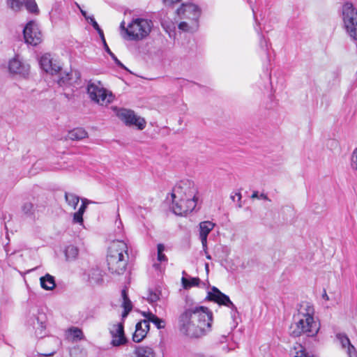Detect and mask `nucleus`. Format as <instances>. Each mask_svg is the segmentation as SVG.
I'll use <instances>...</instances> for the list:
<instances>
[{"label":"nucleus","mask_w":357,"mask_h":357,"mask_svg":"<svg viewBox=\"0 0 357 357\" xmlns=\"http://www.w3.org/2000/svg\"><path fill=\"white\" fill-rule=\"evenodd\" d=\"M87 92L93 101L101 105H107L113 100L112 93L106 90L100 82H89Z\"/></svg>","instance_id":"0eeeda50"},{"label":"nucleus","mask_w":357,"mask_h":357,"mask_svg":"<svg viewBox=\"0 0 357 357\" xmlns=\"http://www.w3.org/2000/svg\"><path fill=\"white\" fill-rule=\"evenodd\" d=\"M312 357H317V356H312Z\"/></svg>","instance_id":"69168bd1"},{"label":"nucleus","mask_w":357,"mask_h":357,"mask_svg":"<svg viewBox=\"0 0 357 357\" xmlns=\"http://www.w3.org/2000/svg\"><path fill=\"white\" fill-rule=\"evenodd\" d=\"M25 42L31 45H37L42 41V34L38 24L34 21L29 22L23 30Z\"/></svg>","instance_id":"f8f14e48"},{"label":"nucleus","mask_w":357,"mask_h":357,"mask_svg":"<svg viewBox=\"0 0 357 357\" xmlns=\"http://www.w3.org/2000/svg\"><path fill=\"white\" fill-rule=\"evenodd\" d=\"M73 223H79L80 225L83 224V214L79 211H77L73 214Z\"/></svg>","instance_id":"4c0bfd02"},{"label":"nucleus","mask_w":357,"mask_h":357,"mask_svg":"<svg viewBox=\"0 0 357 357\" xmlns=\"http://www.w3.org/2000/svg\"><path fill=\"white\" fill-rule=\"evenodd\" d=\"M128 260V246L123 241H114L108 248L107 263L112 274H123Z\"/></svg>","instance_id":"7ed1b4c3"},{"label":"nucleus","mask_w":357,"mask_h":357,"mask_svg":"<svg viewBox=\"0 0 357 357\" xmlns=\"http://www.w3.org/2000/svg\"><path fill=\"white\" fill-rule=\"evenodd\" d=\"M122 225V222H121V220H119V222H118V227H119L120 225Z\"/></svg>","instance_id":"13d9d810"},{"label":"nucleus","mask_w":357,"mask_h":357,"mask_svg":"<svg viewBox=\"0 0 357 357\" xmlns=\"http://www.w3.org/2000/svg\"><path fill=\"white\" fill-rule=\"evenodd\" d=\"M153 22L151 20L144 18H135L125 26V22L123 21L120 24V28L123 30L127 38L132 40H140L146 38L152 29Z\"/></svg>","instance_id":"39448f33"},{"label":"nucleus","mask_w":357,"mask_h":357,"mask_svg":"<svg viewBox=\"0 0 357 357\" xmlns=\"http://www.w3.org/2000/svg\"><path fill=\"white\" fill-rule=\"evenodd\" d=\"M70 335L72 336L73 339L76 340H82L84 337V335L82 331L77 327H71L68 331Z\"/></svg>","instance_id":"2f4dec72"},{"label":"nucleus","mask_w":357,"mask_h":357,"mask_svg":"<svg viewBox=\"0 0 357 357\" xmlns=\"http://www.w3.org/2000/svg\"><path fill=\"white\" fill-rule=\"evenodd\" d=\"M347 354L349 357H357V352L352 344L347 347Z\"/></svg>","instance_id":"a19ab883"},{"label":"nucleus","mask_w":357,"mask_h":357,"mask_svg":"<svg viewBox=\"0 0 357 357\" xmlns=\"http://www.w3.org/2000/svg\"><path fill=\"white\" fill-rule=\"evenodd\" d=\"M153 267H154L156 270H158V269H160V264H156V263H155V264H153Z\"/></svg>","instance_id":"603ef678"},{"label":"nucleus","mask_w":357,"mask_h":357,"mask_svg":"<svg viewBox=\"0 0 357 357\" xmlns=\"http://www.w3.org/2000/svg\"><path fill=\"white\" fill-rule=\"evenodd\" d=\"M110 334L112 337L111 342L112 346L119 347L126 343L127 339L125 337L123 323L113 325L110 328Z\"/></svg>","instance_id":"2eb2a0df"},{"label":"nucleus","mask_w":357,"mask_h":357,"mask_svg":"<svg viewBox=\"0 0 357 357\" xmlns=\"http://www.w3.org/2000/svg\"><path fill=\"white\" fill-rule=\"evenodd\" d=\"M178 17L183 20L178 24V29L183 31L194 32L199 26V18L201 15L199 8L191 3H183L176 10Z\"/></svg>","instance_id":"20e7f679"},{"label":"nucleus","mask_w":357,"mask_h":357,"mask_svg":"<svg viewBox=\"0 0 357 357\" xmlns=\"http://www.w3.org/2000/svg\"><path fill=\"white\" fill-rule=\"evenodd\" d=\"M64 253L67 261H74L78 256L79 249L73 245H70L66 248Z\"/></svg>","instance_id":"393cba45"},{"label":"nucleus","mask_w":357,"mask_h":357,"mask_svg":"<svg viewBox=\"0 0 357 357\" xmlns=\"http://www.w3.org/2000/svg\"><path fill=\"white\" fill-rule=\"evenodd\" d=\"M314 310L308 303L300 305L298 313L294 315L295 323L291 326V335L298 337L305 334L308 337L315 336L319 331V324L314 321Z\"/></svg>","instance_id":"f03ea898"},{"label":"nucleus","mask_w":357,"mask_h":357,"mask_svg":"<svg viewBox=\"0 0 357 357\" xmlns=\"http://www.w3.org/2000/svg\"><path fill=\"white\" fill-rule=\"evenodd\" d=\"M40 65L43 70L50 74H56L61 70V67L53 63L51 55L45 54L40 59Z\"/></svg>","instance_id":"dca6fc26"},{"label":"nucleus","mask_w":357,"mask_h":357,"mask_svg":"<svg viewBox=\"0 0 357 357\" xmlns=\"http://www.w3.org/2000/svg\"><path fill=\"white\" fill-rule=\"evenodd\" d=\"M206 298L208 301H213L220 305H225L231 310V314L234 315L237 312V308L231 301L229 297L222 293L217 287H213L211 290L208 292Z\"/></svg>","instance_id":"9b49d317"},{"label":"nucleus","mask_w":357,"mask_h":357,"mask_svg":"<svg viewBox=\"0 0 357 357\" xmlns=\"http://www.w3.org/2000/svg\"><path fill=\"white\" fill-rule=\"evenodd\" d=\"M29 323L35 330V333L37 337H42L44 335V331L46 327L44 314H39L38 316H33L30 318Z\"/></svg>","instance_id":"f3484780"},{"label":"nucleus","mask_w":357,"mask_h":357,"mask_svg":"<svg viewBox=\"0 0 357 357\" xmlns=\"http://www.w3.org/2000/svg\"><path fill=\"white\" fill-rule=\"evenodd\" d=\"M89 22L91 24V25L93 26V27L95 29H98L99 25L97 23V22L95 20V19L93 18V17H90V19L89 20Z\"/></svg>","instance_id":"a18cd8bd"},{"label":"nucleus","mask_w":357,"mask_h":357,"mask_svg":"<svg viewBox=\"0 0 357 357\" xmlns=\"http://www.w3.org/2000/svg\"><path fill=\"white\" fill-rule=\"evenodd\" d=\"M248 1L249 2V0H248Z\"/></svg>","instance_id":"338daca9"},{"label":"nucleus","mask_w":357,"mask_h":357,"mask_svg":"<svg viewBox=\"0 0 357 357\" xmlns=\"http://www.w3.org/2000/svg\"><path fill=\"white\" fill-rule=\"evenodd\" d=\"M98 33H101V31H102V30L100 28V26H98V29H96Z\"/></svg>","instance_id":"6e6d98bb"},{"label":"nucleus","mask_w":357,"mask_h":357,"mask_svg":"<svg viewBox=\"0 0 357 357\" xmlns=\"http://www.w3.org/2000/svg\"><path fill=\"white\" fill-rule=\"evenodd\" d=\"M53 354H54V352L49 354H39V357H52V356Z\"/></svg>","instance_id":"09e8293b"},{"label":"nucleus","mask_w":357,"mask_h":357,"mask_svg":"<svg viewBox=\"0 0 357 357\" xmlns=\"http://www.w3.org/2000/svg\"><path fill=\"white\" fill-rule=\"evenodd\" d=\"M65 199L67 204L71 206L73 209L76 208L79 202V197L73 193L66 192Z\"/></svg>","instance_id":"c85d7f7f"},{"label":"nucleus","mask_w":357,"mask_h":357,"mask_svg":"<svg viewBox=\"0 0 357 357\" xmlns=\"http://www.w3.org/2000/svg\"><path fill=\"white\" fill-rule=\"evenodd\" d=\"M322 298L326 301H328L329 299L326 291L324 290V294H322Z\"/></svg>","instance_id":"3c124183"},{"label":"nucleus","mask_w":357,"mask_h":357,"mask_svg":"<svg viewBox=\"0 0 357 357\" xmlns=\"http://www.w3.org/2000/svg\"><path fill=\"white\" fill-rule=\"evenodd\" d=\"M251 197L252 199H265V200H268L269 201V199L268 198L267 195L264 194V193H261L260 195H259V192L257 191H254Z\"/></svg>","instance_id":"ea45409f"},{"label":"nucleus","mask_w":357,"mask_h":357,"mask_svg":"<svg viewBox=\"0 0 357 357\" xmlns=\"http://www.w3.org/2000/svg\"><path fill=\"white\" fill-rule=\"evenodd\" d=\"M36 269H37V267L34 268H32L31 270H30V271H35Z\"/></svg>","instance_id":"052dcab7"},{"label":"nucleus","mask_w":357,"mask_h":357,"mask_svg":"<svg viewBox=\"0 0 357 357\" xmlns=\"http://www.w3.org/2000/svg\"><path fill=\"white\" fill-rule=\"evenodd\" d=\"M351 166L354 169H357V148L352 153Z\"/></svg>","instance_id":"58836bf2"},{"label":"nucleus","mask_w":357,"mask_h":357,"mask_svg":"<svg viewBox=\"0 0 357 357\" xmlns=\"http://www.w3.org/2000/svg\"><path fill=\"white\" fill-rule=\"evenodd\" d=\"M8 68L11 73L25 77L29 73L30 66L27 63L22 61L19 56H16L9 61Z\"/></svg>","instance_id":"4468645a"},{"label":"nucleus","mask_w":357,"mask_h":357,"mask_svg":"<svg viewBox=\"0 0 357 357\" xmlns=\"http://www.w3.org/2000/svg\"><path fill=\"white\" fill-rule=\"evenodd\" d=\"M117 116L126 125L135 126L139 130H143L146 126L145 120L143 118L136 116L132 110L120 109L117 112Z\"/></svg>","instance_id":"ddd939ff"},{"label":"nucleus","mask_w":357,"mask_h":357,"mask_svg":"<svg viewBox=\"0 0 357 357\" xmlns=\"http://www.w3.org/2000/svg\"><path fill=\"white\" fill-rule=\"evenodd\" d=\"M109 56L112 57V59L114 60V61L118 66L122 68H126L123 64L117 59V57L115 56L114 53L111 54Z\"/></svg>","instance_id":"37998d69"},{"label":"nucleus","mask_w":357,"mask_h":357,"mask_svg":"<svg viewBox=\"0 0 357 357\" xmlns=\"http://www.w3.org/2000/svg\"><path fill=\"white\" fill-rule=\"evenodd\" d=\"M213 313L206 307H185L178 318V328L181 333L190 337H198L209 331Z\"/></svg>","instance_id":"f257e3e1"},{"label":"nucleus","mask_w":357,"mask_h":357,"mask_svg":"<svg viewBox=\"0 0 357 357\" xmlns=\"http://www.w3.org/2000/svg\"><path fill=\"white\" fill-rule=\"evenodd\" d=\"M336 337H337V340L340 341V342L343 348L347 349V347H349L350 344H351L349 339L345 334L337 333L336 335Z\"/></svg>","instance_id":"c9c22d12"},{"label":"nucleus","mask_w":357,"mask_h":357,"mask_svg":"<svg viewBox=\"0 0 357 357\" xmlns=\"http://www.w3.org/2000/svg\"><path fill=\"white\" fill-rule=\"evenodd\" d=\"M24 0H7L8 6L13 10L17 11L21 9Z\"/></svg>","instance_id":"f704fd0d"},{"label":"nucleus","mask_w":357,"mask_h":357,"mask_svg":"<svg viewBox=\"0 0 357 357\" xmlns=\"http://www.w3.org/2000/svg\"><path fill=\"white\" fill-rule=\"evenodd\" d=\"M206 258L208 259H211V256L210 255H207Z\"/></svg>","instance_id":"680f3d73"},{"label":"nucleus","mask_w":357,"mask_h":357,"mask_svg":"<svg viewBox=\"0 0 357 357\" xmlns=\"http://www.w3.org/2000/svg\"><path fill=\"white\" fill-rule=\"evenodd\" d=\"M252 12H253V15H254V17H255V19H256V17H255V10H254V8H252ZM255 21L257 22V20H255Z\"/></svg>","instance_id":"4d7b16f0"},{"label":"nucleus","mask_w":357,"mask_h":357,"mask_svg":"<svg viewBox=\"0 0 357 357\" xmlns=\"http://www.w3.org/2000/svg\"><path fill=\"white\" fill-rule=\"evenodd\" d=\"M89 203V202L86 199H83L82 200V205L80 206L78 211L84 214Z\"/></svg>","instance_id":"79ce46f5"},{"label":"nucleus","mask_w":357,"mask_h":357,"mask_svg":"<svg viewBox=\"0 0 357 357\" xmlns=\"http://www.w3.org/2000/svg\"><path fill=\"white\" fill-rule=\"evenodd\" d=\"M344 27L348 35L357 40V9L351 2H344L341 8Z\"/></svg>","instance_id":"423d86ee"},{"label":"nucleus","mask_w":357,"mask_h":357,"mask_svg":"<svg viewBox=\"0 0 357 357\" xmlns=\"http://www.w3.org/2000/svg\"><path fill=\"white\" fill-rule=\"evenodd\" d=\"M256 31L257 32L259 36V45L260 47L263 51L265 52V53L268 55V41L266 40L264 36L262 34L261 29L259 27V24H257V26L255 27Z\"/></svg>","instance_id":"a878e982"},{"label":"nucleus","mask_w":357,"mask_h":357,"mask_svg":"<svg viewBox=\"0 0 357 357\" xmlns=\"http://www.w3.org/2000/svg\"><path fill=\"white\" fill-rule=\"evenodd\" d=\"M208 265L206 264V271H208Z\"/></svg>","instance_id":"e2e57ef3"},{"label":"nucleus","mask_w":357,"mask_h":357,"mask_svg":"<svg viewBox=\"0 0 357 357\" xmlns=\"http://www.w3.org/2000/svg\"><path fill=\"white\" fill-rule=\"evenodd\" d=\"M164 2L166 3V4H173L174 3H176V2H178L180 0H163Z\"/></svg>","instance_id":"de8ad7c7"},{"label":"nucleus","mask_w":357,"mask_h":357,"mask_svg":"<svg viewBox=\"0 0 357 357\" xmlns=\"http://www.w3.org/2000/svg\"><path fill=\"white\" fill-rule=\"evenodd\" d=\"M198 188L195 182L190 179H183L176 183L172 189V196L177 198L187 197L198 199Z\"/></svg>","instance_id":"6e6552de"},{"label":"nucleus","mask_w":357,"mask_h":357,"mask_svg":"<svg viewBox=\"0 0 357 357\" xmlns=\"http://www.w3.org/2000/svg\"><path fill=\"white\" fill-rule=\"evenodd\" d=\"M237 198V202H240L241 199V194L239 192H236L234 195H231V199L236 202V199Z\"/></svg>","instance_id":"c03bdc74"},{"label":"nucleus","mask_w":357,"mask_h":357,"mask_svg":"<svg viewBox=\"0 0 357 357\" xmlns=\"http://www.w3.org/2000/svg\"><path fill=\"white\" fill-rule=\"evenodd\" d=\"M214 227L215 224L211 221H204L199 224V238L204 248H206L208 235Z\"/></svg>","instance_id":"6ab92c4d"},{"label":"nucleus","mask_w":357,"mask_h":357,"mask_svg":"<svg viewBox=\"0 0 357 357\" xmlns=\"http://www.w3.org/2000/svg\"><path fill=\"white\" fill-rule=\"evenodd\" d=\"M223 350H225L227 352L229 351V349L228 348V347H223Z\"/></svg>","instance_id":"5fc2aeb1"},{"label":"nucleus","mask_w":357,"mask_h":357,"mask_svg":"<svg viewBox=\"0 0 357 357\" xmlns=\"http://www.w3.org/2000/svg\"><path fill=\"white\" fill-rule=\"evenodd\" d=\"M165 248L162 243H159L157 245V259L160 262L167 261V257L163 253Z\"/></svg>","instance_id":"473e14b6"},{"label":"nucleus","mask_w":357,"mask_h":357,"mask_svg":"<svg viewBox=\"0 0 357 357\" xmlns=\"http://www.w3.org/2000/svg\"><path fill=\"white\" fill-rule=\"evenodd\" d=\"M121 296L123 298L122 307L124 309L123 312L122 313V317L124 318L127 317L128 313L132 310V305L130 298H128L127 289L126 288L122 289Z\"/></svg>","instance_id":"b1692460"},{"label":"nucleus","mask_w":357,"mask_h":357,"mask_svg":"<svg viewBox=\"0 0 357 357\" xmlns=\"http://www.w3.org/2000/svg\"><path fill=\"white\" fill-rule=\"evenodd\" d=\"M143 316L146 318L145 320L149 322H152L158 329H162L165 327V321L158 317L155 314H153L152 312H144L142 313Z\"/></svg>","instance_id":"aec40b11"},{"label":"nucleus","mask_w":357,"mask_h":357,"mask_svg":"<svg viewBox=\"0 0 357 357\" xmlns=\"http://www.w3.org/2000/svg\"><path fill=\"white\" fill-rule=\"evenodd\" d=\"M171 208L173 213L177 215H186L192 212L196 207L197 199H190L187 197L177 198L176 196H172Z\"/></svg>","instance_id":"1a4fd4ad"},{"label":"nucleus","mask_w":357,"mask_h":357,"mask_svg":"<svg viewBox=\"0 0 357 357\" xmlns=\"http://www.w3.org/2000/svg\"><path fill=\"white\" fill-rule=\"evenodd\" d=\"M40 282L41 287L47 291L53 290L56 287L54 277L49 273L41 277L40 278Z\"/></svg>","instance_id":"412c9836"},{"label":"nucleus","mask_w":357,"mask_h":357,"mask_svg":"<svg viewBox=\"0 0 357 357\" xmlns=\"http://www.w3.org/2000/svg\"><path fill=\"white\" fill-rule=\"evenodd\" d=\"M181 282L183 287L185 289H190L192 287H197L199 284L200 280L199 278H190L187 279L185 277H182Z\"/></svg>","instance_id":"bb28decb"},{"label":"nucleus","mask_w":357,"mask_h":357,"mask_svg":"<svg viewBox=\"0 0 357 357\" xmlns=\"http://www.w3.org/2000/svg\"><path fill=\"white\" fill-rule=\"evenodd\" d=\"M206 298L208 301H213L220 305H225L231 310V314L234 315L237 312V308L231 301L229 297L222 293L217 287H213L211 290L208 292Z\"/></svg>","instance_id":"9d476101"},{"label":"nucleus","mask_w":357,"mask_h":357,"mask_svg":"<svg viewBox=\"0 0 357 357\" xmlns=\"http://www.w3.org/2000/svg\"><path fill=\"white\" fill-rule=\"evenodd\" d=\"M160 292L158 289L149 290L147 296V301L153 303L157 302L160 299Z\"/></svg>","instance_id":"72a5a7b5"},{"label":"nucleus","mask_w":357,"mask_h":357,"mask_svg":"<svg viewBox=\"0 0 357 357\" xmlns=\"http://www.w3.org/2000/svg\"><path fill=\"white\" fill-rule=\"evenodd\" d=\"M22 211L25 214H31L33 211V204L31 202H26L22 206Z\"/></svg>","instance_id":"e433bc0d"},{"label":"nucleus","mask_w":357,"mask_h":357,"mask_svg":"<svg viewBox=\"0 0 357 357\" xmlns=\"http://www.w3.org/2000/svg\"><path fill=\"white\" fill-rule=\"evenodd\" d=\"M135 357H155L153 349L148 346H136L134 350Z\"/></svg>","instance_id":"4be33fe9"},{"label":"nucleus","mask_w":357,"mask_h":357,"mask_svg":"<svg viewBox=\"0 0 357 357\" xmlns=\"http://www.w3.org/2000/svg\"><path fill=\"white\" fill-rule=\"evenodd\" d=\"M102 43H103V46H104V49L110 55L111 54H112L113 52L110 50L109 46L107 45V43H106V40H105V38H103V41H102Z\"/></svg>","instance_id":"49530a36"},{"label":"nucleus","mask_w":357,"mask_h":357,"mask_svg":"<svg viewBox=\"0 0 357 357\" xmlns=\"http://www.w3.org/2000/svg\"><path fill=\"white\" fill-rule=\"evenodd\" d=\"M25 6L26 9L31 13L37 14L39 12L37 3L35 0H24L22 5ZM22 7H21L22 8Z\"/></svg>","instance_id":"7c9ffc66"},{"label":"nucleus","mask_w":357,"mask_h":357,"mask_svg":"<svg viewBox=\"0 0 357 357\" xmlns=\"http://www.w3.org/2000/svg\"><path fill=\"white\" fill-rule=\"evenodd\" d=\"M86 131L82 128H76L68 132L67 138L70 140H81L87 137Z\"/></svg>","instance_id":"5701e85b"},{"label":"nucleus","mask_w":357,"mask_h":357,"mask_svg":"<svg viewBox=\"0 0 357 357\" xmlns=\"http://www.w3.org/2000/svg\"><path fill=\"white\" fill-rule=\"evenodd\" d=\"M81 13H82V15L86 18V20L89 21L90 19V17H88L86 15V12L81 10Z\"/></svg>","instance_id":"8fccbe9b"},{"label":"nucleus","mask_w":357,"mask_h":357,"mask_svg":"<svg viewBox=\"0 0 357 357\" xmlns=\"http://www.w3.org/2000/svg\"><path fill=\"white\" fill-rule=\"evenodd\" d=\"M150 325L146 320H142L138 322L135 326V331L132 335V340L135 342H140L146 336L149 331Z\"/></svg>","instance_id":"a211bd4d"},{"label":"nucleus","mask_w":357,"mask_h":357,"mask_svg":"<svg viewBox=\"0 0 357 357\" xmlns=\"http://www.w3.org/2000/svg\"><path fill=\"white\" fill-rule=\"evenodd\" d=\"M73 73H63L58 79L57 82L60 86H70L73 84L72 79Z\"/></svg>","instance_id":"c756f323"},{"label":"nucleus","mask_w":357,"mask_h":357,"mask_svg":"<svg viewBox=\"0 0 357 357\" xmlns=\"http://www.w3.org/2000/svg\"><path fill=\"white\" fill-rule=\"evenodd\" d=\"M292 357H312L309 356L305 351V349L300 344H296L291 351Z\"/></svg>","instance_id":"cd10ccee"},{"label":"nucleus","mask_w":357,"mask_h":357,"mask_svg":"<svg viewBox=\"0 0 357 357\" xmlns=\"http://www.w3.org/2000/svg\"><path fill=\"white\" fill-rule=\"evenodd\" d=\"M98 278H100V274L98 272Z\"/></svg>","instance_id":"0e129e2a"},{"label":"nucleus","mask_w":357,"mask_h":357,"mask_svg":"<svg viewBox=\"0 0 357 357\" xmlns=\"http://www.w3.org/2000/svg\"><path fill=\"white\" fill-rule=\"evenodd\" d=\"M99 35L101 38L102 41H103V38H105L103 31H101V33H100Z\"/></svg>","instance_id":"864d4df0"},{"label":"nucleus","mask_w":357,"mask_h":357,"mask_svg":"<svg viewBox=\"0 0 357 357\" xmlns=\"http://www.w3.org/2000/svg\"><path fill=\"white\" fill-rule=\"evenodd\" d=\"M182 274H183V277H185V275H186V273H185V271H183V273H182Z\"/></svg>","instance_id":"bf43d9fd"}]
</instances>
